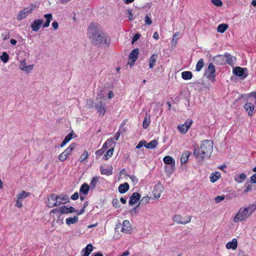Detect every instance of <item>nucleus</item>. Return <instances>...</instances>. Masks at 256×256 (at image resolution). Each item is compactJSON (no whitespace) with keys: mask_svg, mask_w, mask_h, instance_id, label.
I'll return each instance as SVG.
<instances>
[{"mask_svg":"<svg viewBox=\"0 0 256 256\" xmlns=\"http://www.w3.org/2000/svg\"><path fill=\"white\" fill-rule=\"evenodd\" d=\"M88 37L95 46L108 45V36L98 23L91 22L87 30Z\"/></svg>","mask_w":256,"mask_h":256,"instance_id":"1","label":"nucleus"},{"mask_svg":"<svg viewBox=\"0 0 256 256\" xmlns=\"http://www.w3.org/2000/svg\"><path fill=\"white\" fill-rule=\"evenodd\" d=\"M212 150L213 142L211 140H204L202 142L199 148L194 150V155L195 158H200L202 161L210 156Z\"/></svg>","mask_w":256,"mask_h":256,"instance_id":"2","label":"nucleus"},{"mask_svg":"<svg viewBox=\"0 0 256 256\" xmlns=\"http://www.w3.org/2000/svg\"><path fill=\"white\" fill-rule=\"evenodd\" d=\"M256 210V204H250L240 208L234 218L236 223L241 222L248 218Z\"/></svg>","mask_w":256,"mask_h":256,"instance_id":"3","label":"nucleus"},{"mask_svg":"<svg viewBox=\"0 0 256 256\" xmlns=\"http://www.w3.org/2000/svg\"><path fill=\"white\" fill-rule=\"evenodd\" d=\"M38 7L35 4H31L27 7L20 10L16 16V19L18 20H22L26 18L28 15L31 14Z\"/></svg>","mask_w":256,"mask_h":256,"instance_id":"4","label":"nucleus"},{"mask_svg":"<svg viewBox=\"0 0 256 256\" xmlns=\"http://www.w3.org/2000/svg\"><path fill=\"white\" fill-rule=\"evenodd\" d=\"M103 97V95L102 96H100V100H98L94 104V107L97 110L98 115L100 116H103L105 114L107 110L106 104L104 103L101 100Z\"/></svg>","mask_w":256,"mask_h":256,"instance_id":"5","label":"nucleus"},{"mask_svg":"<svg viewBox=\"0 0 256 256\" xmlns=\"http://www.w3.org/2000/svg\"><path fill=\"white\" fill-rule=\"evenodd\" d=\"M122 226L121 232L125 234H130L132 232V227L130 224L128 220H124L123 222L122 226L119 223L116 224V228L118 229Z\"/></svg>","mask_w":256,"mask_h":256,"instance_id":"6","label":"nucleus"},{"mask_svg":"<svg viewBox=\"0 0 256 256\" xmlns=\"http://www.w3.org/2000/svg\"><path fill=\"white\" fill-rule=\"evenodd\" d=\"M215 66L213 64L210 63L204 72V76L213 82L215 80Z\"/></svg>","mask_w":256,"mask_h":256,"instance_id":"7","label":"nucleus"},{"mask_svg":"<svg viewBox=\"0 0 256 256\" xmlns=\"http://www.w3.org/2000/svg\"><path fill=\"white\" fill-rule=\"evenodd\" d=\"M192 219L191 216H188L186 218H183L180 214L174 215L172 218L174 222L178 224H186L190 222Z\"/></svg>","mask_w":256,"mask_h":256,"instance_id":"8","label":"nucleus"},{"mask_svg":"<svg viewBox=\"0 0 256 256\" xmlns=\"http://www.w3.org/2000/svg\"><path fill=\"white\" fill-rule=\"evenodd\" d=\"M58 196L56 194H52L48 198L47 206L49 208H53L59 206L62 204V202L58 200Z\"/></svg>","mask_w":256,"mask_h":256,"instance_id":"9","label":"nucleus"},{"mask_svg":"<svg viewBox=\"0 0 256 256\" xmlns=\"http://www.w3.org/2000/svg\"><path fill=\"white\" fill-rule=\"evenodd\" d=\"M75 144H72L64 152L58 157L60 161L63 162L70 155L72 151L75 148Z\"/></svg>","mask_w":256,"mask_h":256,"instance_id":"10","label":"nucleus"},{"mask_svg":"<svg viewBox=\"0 0 256 256\" xmlns=\"http://www.w3.org/2000/svg\"><path fill=\"white\" fill-rule=\"evenodd\" d=\"M192 124V120H187L183 124H180L178 126V130L181 134H185L191 126Z\"/></svg>","mask_w":256,"mask_h":256,"instance_id":"11","label":"nucleus"},{"mask_svg":"<svg viewBox=\"0 0 256 256\" xmlns=\"http://www.w3.org/2000/svg\"><path fill=\"white\" fill-rule=\"evenodd\" d=\"M234 74L236 76L246 78L248 76V70L246 68L236 67L233 70Z\"/></svg>","mask_w":256,"mask_h":256,"instance_id":"12","label":"nucleus"},{"mask_svg":"<svg viewBox=\"0 0 256 256\" xmlns=\"http://www.w3.org/2000/svg\"><path fill=\"white\" fill-rule=\"evenodd\" d=\"M138 54L139 50L138 48L133 50L129 54L128 58L130 61L128 62V64L132 66L136 60Z\"/></svg>","mask_w":256,"mask_h":256,"instance_id":"13","label":"nucleus"},{"mask_svg":"<svg viewBox=\"0 0 256 256\" xmlns=\"http://www.w3.org/2000/svg\"><path fill=\"white\" fill-rule=\"evenodd\" d=\"M44 20L42 19L34 20L31 24L30 27L34 32H38Z\"/></svg>","mask_w":256,"mask_h":256,"instance_id":"14","label":"nucleus"},{"mask_svg":"<svg viewBox=\"0 0 256 256\" xmlns=\"http://www.w3.org/2000/svg\"><path fill=\"white\" fill-rule=\"evenodd\" d=\"M164 188L162 186L158 183L156 184L154 190V196L156 198H160L162 192L163 191Z\"/></svg>","mask_w":256,"mask_h":256,"instance_id":"15","label":"nucleus"},{"mask_svg":"<svg viewBox=\"0 0 256 256\" xmlns=\"http://www.w3.org/2000/svg\"><path fill=\"white\" fill-rule=\"evenodd\" d=\"M140 198V195L138 192H134L130 198L129 204L132 206L137 202Z\"/></svg>","mask_w":256,"mask_h":256,"instance_id":"16","label":"nucleus"},{"mask_svg":"<svg viewBox=\"0 0 256 256\" xmlns=\"http://www.w3.org/2000/svg\"><path fill=\"white\" fill-rule=\"evenodd\" d=\"M226 54L224 55H218L214 58V62L218 64L222 65L226 64Z\"/></svg>","mask_w":256,"mask_h":256,"instance_id":"17","label":"nucleus"},{"mask_svg":"<svg viewBox=\"0 0 256 256\" xmlns=\"http://www.w3.org/2000/svg\"><path fill=\"white\" fill-rule=\"evenodd\" d=\"M93 250V246L91 244H88L81 251L82 256H88Z\"/></svg>","mask_w":256,"mask_h":256,"instance_id":"18","label":"nucleus"},{"mask_svg":"<svg viewBox=\"0 0 256 256\" xmlns=\"http://www.w3.org/2000/svg\"><path fill=\"white\" fill-rule=\"evenodd\" d=\"M158 58L157 54H152L149 58L148 66L150 68H152L156 65V62Z\"/></svg>","mask_w":256,"mask_h":256,"instance_id":"19","label":"nucleus"},{"mask_svg":"<svg viewBox=\"0 0 256 256\" xmlns=\"http://www.w3.org/2000/svg\"><path fill=\"white\" fill-rule=\"evenodd\" d=\"M244 109L248 113V116H252V112L254 109V105L250 102H248L244 105Z\"/></svg>","mask_w":256,"mask_h":256,"instance_id":"20","label":"nucleus"},{"mask_svg":"<svg viewBox=\"0 0 256 256\" xmlns=\"http://www.w3.org/2000/svg\"><path fill=\"white\" fill-rule=\"evenodd\" d=\"M60 212L62 214L72 213L75 212V209L72 206H63L60 208Z\"/></svg>","mask_w":256,"mask_h":256,"instance_id":"21","label":"nucleus"},{"mask_svg":"<svg viewBox=\"0 0 256 256\" xmlns=\"http://www.w3.org/2000/svg\"><path fill=\"white\" fill-rule=\"evenodd\" d=\"M190 154L191 152L188 150L185 151L182 154L180 159V163L182 164H184L187 162Z\"/></svg>","mask_w":256,"mask_h":256,"instance_id":"22","label":"nucleus"},{"mask_svg":"<svg viewBox=\"0 0 256 256\" xmlns=\"http://www.w3.org/2000/svg\"><path fill=\"white\" fill-rule=\"evenodd\" d=\"M44 18L46 19V22L43 24L42 26L44 28H46L49 26L50 22L52 20V14H46L44 15Z\"/></svg>","mask_w":256,"mask_h":256,"instance_id":"23","label":"nucleus"},{"mask_svg":"<svg viewBox=\"0 0 256 256\" xmlns=\"http://www.w3.org/2000/svg\"><path fill=\"white\" fill-rule=\"evenodd\" d=\"M238 246V242L236 238L232 239V242H228L226 244V248L227 249H232L235 250Z\"/></svg>","mask_w":256,"mask_h":256,"instance_id":"24","label":"nucleus"},{"mask_svg":"<svg viewBox=\"0 0 256 256\" xmlns=\"http://www.w3.org/2000/svg\"><path fill=\"white\" fill-rule=\"evenodd\" d=\"M220 178V174L218 172L212 173L210 176V180L212 183L216 182Z\"/></svg>","mask_w":256,"mask_h":256,"instance_id":"25","label":"nucleus"},{"mask_svg":"<svg viewBox=\"0 0 256 256\" xmlns=\"http://www.w3.org/2000/svg\"><path fill=\"white\" fill-rule=\"evenodd\" d=\"M164 162L168 165H176L174 160L170 156H167L163 158Z\"/></svg>","mask_w":256,"mask_h":256,"instance_id":"26","label":"nucleus"},{"mask_svg":"<svg viewBox=\"0 0 256 256\" xmlns=\"http://www.w3.org/2000/svg\"><path fill=\"white\" fill-rule=\"evenodd\" d=\"M176 165H170L165 166V172L166 175L170 177L175 169Z\"/></svg>","mask_w":256,"mask_h":256,"instance_id":"27","label":"nucleus"},{"mask_svg":"<svg viewBox=\"0 0 256 256\" xmlns=\"http://www.w3.org/2000/svg\"><path fill=\"white\" fill-rule=\"evenodd\" d=\"M129 189V185L127 182L120 184L118 186V192L120 194L125 193Z\"/></svg>","mask_w":256,"mask_h":256,"instance_id":"28","label":"nucleus"},{"mask_svg":"<svg viewBox=\"0 0 256 256\" xmlns=\"http://www.w3.org/2000/svg\"><path fill=\"white\" fill-rule=\"evenodd\" d=\"M246 178V175L244 173H242L234 176V180L238 183L242 182Z\"/></svg>","mask_w":256,"mask_h":256,"instance_id":"29","label":"nucleus"},{"mask_svg":"<svg viewBox=\"0 0 256 256\" xmlns=\"http://www.w3.org/2000/svg\"><path fill=\"white\" fill-rule=\"evenodd\" d=\"M29 194L30 193L22 190L20 194H17L16 198L22 202V200L28 196Z\"/></svg>","mask_w":256,"mask_h":256,"instance_id":"30","label":"nucleus"},{"mask_svg":"<svg viewBox=\"0 0 256 256\" xmlns=\"http://www.w3.org/2000/svg\"><path fill=\"white\" fill-rule=\"evenodd\" d=\"M150 116L149 114H146V116L144 120L142 123V127L144 128H146L150 124Z\"/></svg>","mask_w":256,"mask_h":256,"instance_id":"31","label":"nucleus"},{"mask_svg":"<svg viewBox=\"0 0 256 256\" xmlns=\"http://www.w3.org/2000/svg\"><path fill=\"white\" fill-rule=\"evenodd\" d=\"M158 144V142L156 140H154L152 141H150L148 143H146V144H144V146L149 149H153L155 148H156V146Z\"/></svg>","mask_w":256,"mask_h":256,"instance_id":"32","label":"nucleus"},{"mask_svg":"<svg viewBox=\"0 0 256 256\" xmlns=\"http://www.w3.org/2000/svg\"><path fill=\"white\" fill-rule=\"evenodd\" d=\"M78 222V217L74 216L73 218L69 217L66 220V222L68 225H70L76 223Z\"/></svg>","mask_w":256,"mask_h":256,"instance_id":"33","label":"nucleus"},{"mask_svg":"<svg viewBox=\"0 0 256 256\" xmlns=\"http://www.w3.org/2000/svg\"><path fill=\"white\" fill-rule=\"evenodd\" d=\"M182 77L184 80H190L192 77V72L190 71L183 72L182 73Z\"/></svg>","mask_w":256,"mask_h":256,"instance_id":"34","label":"nucleus"},{"mask_svg":"<svg viewBox=\"0 0 256 256\" xmlns=\"http://www.w3.org/2000/svg\"><path fill=\"white\" fill-rule=\"evenodd\" d=\"M90 188L89 186L86 184H84L80 188V192L84 194H87L89 191Z\"/></svg>","mask_w":256,"mask_h":256,"instance_id":"35","label":"nucleus"},{"mask_svg":"<svg viewBox=\"0 0 256 256\" xmlns=\"http://www.w3.org/2000/svg\"><path fill=\"white\" fill-rule=\"evenodd\" d=\"M226 64H228L230 65H233L234 64V62L236 60L234 57L232 56L229 54H226Z\"/></svg>","mask_w":256,"mask_h":256,"instance_id":"36","label":"nucleus"},{"mask_svg":"<svg viewBox=\"0 0 256 256\" xmlns=\"http://www.w3.org/2000/svg\"><path fill=\"white\" fill-rule=\"evenodd\" d=\"M228 28V25L225 24H222L218 25L217 30L218 32L224 33Z\"/></svg>","mask_w":256,"mask_h":256,"instance_id":"37","label":"nucleus"},{"mask_svg":"<svg viewBox=\"0 0 256 256\" xmlns=\"http://www.w3.org/2000/svg\"><path fill=\"white\" fill-rule=\"evenodd\" d=\"M204 66V62L202 58L200 59V60L198 62L196 67V70L197 72H200L202 70V68Z\"/></svg>","mask_w":256,"mask_h":256,"instance_id":"38","label":"nucleus"},{"mask_svg":"<svg viewBox=\"0 0 256 256\" xmlns=\"http://www.w3.org/2000/svg\"><path fill=\"white\" fill-rule=\"evenodd\" d=\"M73 134L72 133H70L68 135L66 136L64 138V141L62 143L60 146L63 147L65 146L68 142H69L72 138Z\"/></svg>","mask_w":256,"mask_h":256,"instance_id":"39","label":"nucleus"},{"mask_svg":"<svg viewBox=\"0 0 256 256\" xmlns=\"http://www.w3.org/2000/svg\"><path fill=\"white\" fill-rule=\"evenodd\" d=\"M0 60L4 63H6L9 60V56L6 52H3L0 56Z\"/></svg>","mask_w":256,"mask_h":256,"instance_id":"40","label":"nucleus"},{"mask_svg":"<svg viewBox=\"0 0 256 256\" xmlns=\"http://www.w3.org/2000/svg\"><path fill=\"white\" fill-rule=\"evenodd\" d=\"M150 198L148 196H144L140 200L138 205L134 208V210L140 204H146L150 202Z\"/></svg>","mask_w":256,"mask_h":256,"instance_id":"41","label":"nucleus"},{"mask_svg":"<svg viewBox=\"0 0 256 256\" xmlns=\"http://www.w3.org/2000/svg\"><path fill=\"white\" fill-rule=\"evenodd\" d=\"M114 150V148H110L108 150L106 154H104L103 158L106 160L108 159L109 158H110L112 156Z\"/></svg>","mask_w":256,"mask_h":256,"instance_id":"42","label":"nucleus"},{"mask_svg":"<svg viewBox=\"0 0 256 256\" xmlns=\"http://www.w3.org/2000/svg\"><path fill=\"white\" fill-rule=\"evenodd\" d=\"M98 180V177H94L92 178V181L90 182V184L89 186L90 188H94L96 186Z\"/></svg>","mask_w":256,"mask_h":256,"instance_id":"43","label":"nucleus"},{"mask_svg":"<svg viewBox=\"0 0 256 256\" xmlns=\"http://www.w3.org/2000/svg\"><path fill=\"white\" fill-rule=\"evenodd\" d=\"M58 200L62 202V204H65L68 200V197L66 196H58Z\"/></svg>","mask_w":256,"mask_h":256,"instance_id":"44","label":"nucleus"},{"mask_svg":"<svg viewBox=\"0 0 256 256\" xmlns=\"http://www.w3.org/2000/svg\"><path fill=\"white\" fill-rule=\"evenodd\" d=\"M88 152L86 150H84L80 158V162H83L84 160H85L88 158Z\"/></svg>","mask_w":256,"mask_h":256,"instance_id":"45","label":"nucleus"},{"mask_svg":"<svg viewBox=\"0 0 256 256\" xmlns=\"http://www.w3.org/2000/svg\"><path fill=\"white\" fill-rule=\"evenodd\" d=\"M101 173L103 174H106L107 176L111 175L112 174V170L108 169H102Z\"/></svg>","mask_w":256,"mask_h":256,"instance_id":"46","label":"nucleus"},{"mask_svg":"<svg viewBox=\"0 0 256 256\" xmlns=\"http://www.w3.org/2000/svg\"><path fill=\"white\" fill-rule=\"evenodd\" d=\"M127 14L128 16L127 17L130 20H134V14L132 13V10H127Z\"/></svg>","mask_w":256,"mask_h":256,"instance_id":"47","label":"nucleus"},{"mask_svg":"<svg viewBox=\"0 0 256 256\" xmlns=\"http://www.w3.org/2000/svg\"><path fill=\"white\" fill-rule=\"evenodd\" d=\"M212 2L216 6H222V2L221 0H212Z\"/></svg>","mask_w":256,"mask_h":256,"instance_id":"48","label":"nucleus"},{"mask_svg":"<svg viewBox=\"0 0 256 256\" xmlns=\"http://www.w3.org/2000/svg\"><path fill=\"white\" fill-rule=\"evenodd\" d=\"M33 68H34L33 64L28 65V66L26 65V66L24 68V70H23L22 71H24L27 73H28L33 69Z\"/></svg>","mask_w":256,"mask_h":256,"instance_id":"49","label":"nucleus"},{"mask_svg":"<svg viewBox=\"0 0 256 256\" xmlns=\"http://www.w3.org/2000/svg\"><path fill=\"white\" fill-rule=\"evenodd\" d=\"M225 196H218L215 198L214 200L216 203H219L221 201L224 199Z\"/></svg>","mask_w":256,"mask_h":256,"instance_id":"50","label":"nucleus"},{"mask_svg":"<svg viewBox=\"0 0 256 256\" xmlns=\"http://www.w3.org/2000/svg\"><path fill=\"white\" fill-rule=\"evenodd\" d=\"M144 21L146 24L150 25L152 24V21L148 14L146 16Z\"/></svg>","mask_w":256,"mask_h":256,"instance_id":"51","label":"nucleus"},{"mask_svg":"<svg viewBox=\"0 0 256 256\" xmlns=\"http://www.w3.org/2000/svg\"><path fill=\"white\" fill-rule=\"evenodd\" d=\"M26 60H22L20 62L19 67L22 70H24V68L26 67Z\"/></svg>","mask_w":256,"mask_h":256,"instance_id":"52","label":"nucleus"},{"mask_svg":"<svg viewBox=\"0 0 256 256\" xmlns=\"http://www.w3.org/2000/svg\"><path fill=\"white\" fill-rule=\"evenodd\" d=\"M2 40H5L8 39L10 38L9 33L8 32H6L5 33H4V34H2Z\"/></svg>","mask_w":256,"mask_h":256,"instance_id":"53","label":"nucleus"},{"mask_svg":"<svg viewBox=\"0 0 256 256\" xmlns=\"http://www.w3.org/2000/svg\"><path fill=\"white\" fill-rule=\"evenodd\" d=\"M22 201H20V200L16 198L15 206L18 208H22Z\"/></svg>","mask_w":256,"mask_h":256,"instance_id":"54","label":"nucleus"},{"mask_svg":"<svg viewBox=\"0 0 256 256\" xmlns=\"http://www.w3.org/2000/svg\"><path fill=\"white\" fill-rule=\"evenodd\" d=\"M120 132H118L116 133L114 138H112L114 141H118L120 138Z\"/></svg>","mask_w":256,"mask_h":256,"instance_id":"55","label":"nucleus"},{"mask_svg":"<svg viewBox=\"0 0 256 256\" xmlns=\"http://www.w3.org/2000/svg\"><path fill=\"white\" fill-rule=\"evenodd\" d=\"M146 144V142L145 141H144V142L140 141L138 144L136 146V148L139 149V148H141L142 146H144V144Z\"/></svg>","mask_w":256,"mask_h":256,"instance_id":"56","label":"nucleus"},{"mask_svg":"<svg viewBox=\"0 0 256 256\" xmlns=\"http://www.w3.org/2000/svg\"><path fill=\"white\" fill-rule=\"evenodd\" d=\"M106 140H109V142L108 144V146L109 147L114 148L113 144H114V141L112 138H108Z\"/></svg>","mask_w":256,"mask_h":256,"instance_id":"57","label":"nucleus"},{"mask_svg":"<svg viewBox=\"0 0 256 256\" xmlns=\"http://www.w3.org/2000/svg\"><path fill=\"white\" fill-rule=\"evenodd\" d=\"M249 97H252L255 99V101L254 102V104H256V92H254L250 93L248 94Z\"/></svg>","mask_w":256,"mask_h":256,"instance_id":"58","label":"nucleus"},{"mask_svg":"<svg viewBox=\"0 0 256 256\" xmlns=\"http://www.w3.org/2000/svg\"><path fill=\"white\" fill-rule=\"evenodd\" d=\"M140 34H136L133 37L132 42L134 43L136 41L140 38Z\"/></svg>","mask_w":256,"mask_h":256,"instance_id":"59","label":"nucleus"},{"mask_svg":"<svg viewBox=\"0 0 256 256\" xmlns=\"http://www.w3.org/2000/svg\"><path fill=\"white\" fill-rule=\"evenodd\" d=\"M250 182H252V183L256 184V174H253V175L250 177Z\"/></svg>","mask_w":256,"mask_h":256,"instance_id":"60","label":"nucleus"},{"mask_svg":"<svg viewBox=\"0 0 256 256\" xmlns=\"http://www.w3.org/2000/svg\"><path fill=\"white\" fill-rule=\"evenodd\" d=\"M108 142H109V140H106L102 146V149L106 150V149H108V148H110L108 146Z\"/></svg>","mask_w":256,"mask_h":256,"instance_id":"61","label":"nucleus"},{"mask_svg":"<svg viewBox=\"0 0 256 256\" xmlns=\"http://www.w3.org/2000/svg\"><path fill=\"white\" fill-rule=\"evenodd\" d=\"M52 26L54 30H56L58 28V24L56 22H54L52 23Z\"/></svg>","mask_w":256,"mask_h":256,"instance_id":"62","label":"nucleus"},{"mask_svg":"<svg viewBox=\"0 0 256 256\" xmlns=\"http://www.w3.org/2000/svg\"><path fill=\"white\" fill-rule=\"evenodd\" d=\"M78 198V192L74 193L71 196V198L73 200H76Z\"/></svg>","mask_w":256,"mask_h":256,"instance_id":"63","label":"nucleus"},{"mask_svg":"<svg viewBox=\"0 0 256 256\" xmlns=\"http://www.w3.org/2000/svg\"><path fill=\"white\" fill-rule=\"evenodd\" d=\"M130 254V252L128 250H126L124 252H123L122 254L119 255L118 256H128Z\"/></svg>","mask_w":256,"mask_h":256,"instance_id":"64","label":"nucleus"}]
</instances>
